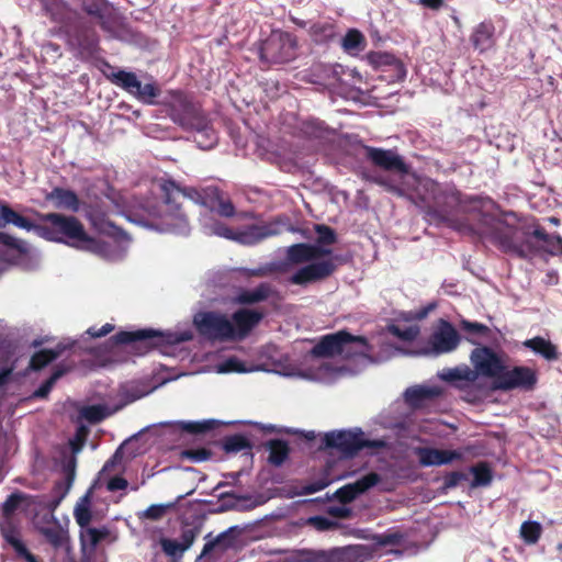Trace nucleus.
Here are the masks:
<instances>
[{
    "label": "nucleus",
    "mask_w": 562,
    "mask_h": 562,
    "mask_svg": "<svg viewBox=\"0 0 562 562\" xmlns=\"http://www.w3.org/2000/svg\"><path fill=\"white\" fill-rule=\"evenodd\" d=\"M473 229L481 240L493 245L503 254L519 259H530L540 252L551 256L562 254V237L549 234L542 226H537L530 232L525 227L509 224L502 216L484 213Z\"/></svg>",
    "instance_id": "obj_1"
},
{
    "label": "nucleus",
    "mask_w": 562,
    "mask_h": 562,
    "mask_svg": "<svg viewBox=\"0 0 562 562\" xmlns=\"http://www.w3.org/2000/svg\"><path fill=\"white\" fill-rule=\"evenodd\" d=\"M430 194V201L420 198L425 213L438 224H447L467 228L471 234L479 237L473 229L479 223L481 214L490 213L486 206L496 207L497 204L488 196L470 195L464 196L454 186H441L430 181L426 184Z\"/></svg>",
    "instance_id": "obj_2"
},
{
    "label": "nucleus",
    "mask_w": 562,
    "mask_h": 562,
    "mask_svg": "<svg viewBox=\"0 0 562 562\" xmlns=\"http://www.w3.org/2000/svg\"><path fill=\"white\" fill-rule=\"evenodd\" d=\"M43 224L33 223L31 231L40 237L56 243H65L79 249L98 252L101 250V243L90 237L82 223L75 216H67L60 213L40 214Z\"/></svg>",
    "instance_id": "obj_3"
},
{
    "label": "nucleus",
    "mask_w": 562,
    "mask_h": 562,
    "mask_svg": "<svg viewBox=\"0 0 562 562\" xmlns=\"http://www.w3.org/2000/svg\"><path fill=\"white\" fill-rule=\"evenodd\" d=\"M366 157L375 167L392 172L401 179L396 182L392 176H367V180L383 187L387 192L397 196H406L407 188L405 179L411 176V168L404 158L393 149L366 146Z\"/></svg>",
    "instance_id": "obj_4"
},
{
    "label": "nucleus",
    "mask_w": 562,
    "mask_h": 562,
    "mask_svg": "<svg viewBox=\"0 0 562 562\" xmlns=\"http://www.w3.org/2000/svg\"><path fill=\"white\" fill-rule=\"evenodd\" d=\"M369 349L368 339L364 336L350 334L346 329L333 334L324 335L312 348L311 353L316 358L342 357L351 359L355 356L362 355Z\"/></svg>",
    "instance_id": "obj_5"
},
{
    "label": "nucleus",
    "mask_w": 562,
    "mask_h": 562,
    "mask_svg": "<svg viewBox=\"0 0 562 562\" xmlns=\"http://www.w3.org/2000/svg\"><path fill=\"white\" fill-rule=\"evenodd\" d=\"M161 103L167 106L171 121L184 131L209 132L205 114L184 92L171 90Z\"/></svg>",
    "instance_id": "obj_6"
},
{
    "label": "nucleus",
    "mask_w": 562,
    "mask_h": 562,
    "mask_svg": "<svg viewBox=\"0 0 562 562\" xmlns=\"http://www.w3.org/2000/svg\"><path fill=\"white\" fill-rule=\"evenodd\" d=\"M386 447L383 439H366L360 428L326 432L319 446L323 450H337L344 458H353L363 449L380 450Z\"/></svg>",
    "instance_id": "obj_7"
},
{
    "label": "nucleus",
    "mask_w": 562,
    "mask_h": 562,
    "mask_svg": "<svg viewBox=\"0 0 562 562\" xmlns=\"http://www.w3.org/2000/svg\"><path fill=\"white\" fill-rule=\"evenodd\" d=\"M158 187L165 212L157 216L167 231H182L188 224L182 211V187L171 178L159 179Z\"/></svg>",
    "instance_id": "obj_8"
},
{
    "label": "nucleus",
    "mask_w": 562,
    "mask_h": 562,
    "mask_svg": "<svg viewBox=\"0 0 562 562\" xmlns=\"http://www.w3.org/2000/svg\"><path fill=\"white\" fill-rule=\"evenodd\" d=\"M297 40L289 32H272L262 42L259 50L260 60L269 65L285 64L296 56Z\"/></svg>",
    "instance_id": "obj_9"
},
{
    "label": "nucleus",
    "mask_w": 562,
    "mask_h": 562,
    "mask_svg": "<svg viewBox=\"0 0 562 562\" xmlns=\"http://www.w3.org/2000/svg\"><path fill=\"white\" fill-rule=\"evenodd\" d=\"M538 384L537 370L527 366H515L508 369L505 366L503 373L497 381H493L492 389L498 391L520 390L531 392Z\"/></svg>",
    "instance_id": "obj_10"
},
{
    "label": "nucleus",
    "mask_w": 562,
    "mask_h": 562,
    "mask_svg": "<svg viewBox=\"0 0 562 562\" xmlns=\"http://www.w3.org/2000/svg\"><path fill=\"white\" fill-rule=\"evenodd\" d=\"M108 78L112 83L122 88L144 104H156L155 99L161 92L155 82L142 85L136 74L132 71L119 70L111 74Z\"/></svg>",
    "instance_id": "obj_11"
},
{
    "label": "nucleus",
    "mask_w": 562,
    "mask_h": 562,
    "mask_svg": "<svg viewBox=\"0 0 562 562\" xmlns=\"http://www.w3.org/2000/svg\"><path fill=\"white\" fill-rule=\"evenodd\" d=\"M194 325L200 335L220 341L233 340V323L225 314L202 312L194 316Z\"/></svg>",
    "instance_id": "obj_12"
},
{
    "label": "nucleus",
    "mask_w": 562,
    "mask_h": 562,
    "mask_svg": "<svg viewBox=\"0 0 562 562\" xmlns=\"http://www.w3.org/2000/svg\"><path fill=\"white\" fill-rule=\"evenodd\" d=\"M460 340V335L454 326L447 319L439 318L427 339L424 353L439 356L452 352L459 346Z\"/></svg>",
    "instance_id": "obj_13"
},
{
    "label": "nucleus",
    "mask_w": 562,
    "mask_h": 562,
    "mask_svg": "<svg viewBox=\"0 0 562 562\" xmlns=\"http://www.w3.org/2000/svg\"><path fill=\"white\" fill-rule=\"evenodd\" d=\"M114 345H134L139 346L145 353L149 349L169 342L164 333L155 329H138L135 331L121 330L110 338Z\"/></svg>",
    "instance_id": "obj_14"
},
{
    "label": "nucleus",
    "mask_w": 562,
    "mask_h": 562,
    "mask_svg": "<svg viewBox=\"0 0 562 562\" xmlns=\"http://www.w3.org/2000/svg\"><path fill=\"white\" fill-rule=\"evenodd\" d=\"M471 362L474 371L497 381L505 369L502 358L490 347L482 346L472 350Z\"/></svg>",
    "instance_id": "obj_15"
},
{
    "label": "nucleus",
    "mask_w": 562,
    "mask_h": 562,
    "mask_svg": "<svg viewBox=\"0 0 562 562\" xmlns=\"http://www.w3.org/2000/svg\"><path fill=\"white\" fill-rule=\"evenodd\" d=\"M336 268L337 266L331 259L311 262L294 272L289 278V282L291 284L306 286L310 283L326 280L336 271Z\"/></svg>",
    "instance_id": "obj_16"
},
{
    "label": "nucleus",
    "mask_w": 562,
    "mask_h": 562,
    "mask_svg": "<svg viewBox=\"0 0 562 562\" xmlns=\"http://www.w3.org/2000/svg\"><path fill=\"white\" fill-rule=\"evenodd\" d=\"M265 314L257 310L239 308L232 314L233 340H243L263 319Z\"/></svg>",
    "instance_id": "obj_17"
},
{
    "label": "nucleus",
    "mask_w": 562,
    "mask_h": 562,
    "mask_svg": "<svg viewBox=\"0 0 562 562\" xmlns=\"http://www.w3.org/2000/svg\"><path fill=\"white\" fill-rule=\"evenodd\" d=\"M70 41L77 45L82 57H92L99 49V37L95 30L86 23H78L68 31Z\"/></svg>",
    "instance_id": "obj_18"
},
{
    "label": "nucleus",
    "mask_w": 562,
    "mask_h": 562,
    "mask_svg": "<svg viewBox=\"0 0 562 562\" xmlns=\"http://www.w3.org/2000/svg\"><path fill=\"white\" fill-rule=\"evenodd\" d=\"M415 454L422 467H440L453 461H461L463 453L458 450H445L430 447L415 448Z\"/></svg>",
    "instance_id": "obj_19"
},
{
    "label": "nucleus",
    "mask_w": 562,
    "mask_h": 562,
    "mask_svg": "<svg viewBox=\"0 0 562 562\" xmlns=\"http://www.w3.org/2000/svg\"><path fill=\"white\" fill-rule=\"evenodd\" d=\"M381 481L380 474L370 472L353 483L346 484L335 492V497L341 504H349L359 495L366 493Z\"/></svg>",
    "instance_id": "obj_20"
},
{
    "label": "nucleus",
    "mask_w": 562,
    "mask_h": 562,
    "mask_svg": "<svg viewBox=\"0 0 562 562\" xmlns=\"http://www.w3.org/2000/svg\"><path fill=\"white\" fill-rule=\"evenodd\" d=\"M368 60L375 69L390 72L392 81H401L406 77V68L395 55L386 52H371Z\"/></svg>",
    "instance_id": "obj_21"
},
{
    "label": "nucleus",
    "mask_w": 562,
    "mask_h": 562,
    "mask_svg": "<svg viewBox=\"0 0 562 562\" xmlns=\"http://www.w3.org/2000/svg\"><path fill=\"white\" fill-rule=\"evenodd\" d=\"M496 27L492 20H485L474 26L470 42L475 50L485 53L496 44Z\"/></svg>",
    "instance_id": "obj_22"
},
{
    "label": "nucleus",
    "mask_w": 562,
    "mask_h": 562,
    "mask_svg": "<svg viewBox=\"0 0 562 562\" xmlns=\"http://www.w3.org/2000/svg\"><path fill=\"white\" fill-rule=\"evenodd\" d=\"M280 225L277 222H270L262 225H249L238 235V240L246 245H255L268 237L279 235Z\"/></svg>",
    "instance_id": "obj_23"
},
{
    "label": "nucleus",
    "mask_w": 562,
    "mask_h": 562,
    "mask_svg": "<svg viewBox=\"0 0 562 562\" xmlns=\"http://www.w3.org/2000/svg\"><path fill=\"white\" fill-rule=\"evenodd\" d=\"M276 293L272 284L261 282L254 289H241L234 299L239 305H254L267 301Z\"/></svg>",
    "instance_id": "obj_24"
},
{
    "label": "nucleus",
    "mask_w": 562,
    "mask_h": 562,
    "mask_svg": "<svg viewBox=\"0 0 562 562\" xmlns=\"http://www.w3.org/2000/svg\"><path fill=\"white\" fill-rule=\"evenodd\" d=\"M522 346L530 349L536 355L541 356L544 360L551 362L560 359V352L558 346L551 340L546 339L541 336L527 339L522 342Z\"/></svg>",
    "instance_id": "obj_25"
},
{
    "label": "nucleus",
    "mask_w": 562,
    "mask_h": 562,
    "mask_svg": "<svg viewBox=\"0 0 562 562\" xmlns=\"http://www.w3.org/2000/svg\"><path fill=\"white\" fill-rule=\"evenodd\" d=\"M441 391L438 387L430 386H412L408 387L405 393V402L413 408H420L424 406L426 401H431L438 397Z\"/></svg>",
    "instance_id": "obj_26"
},
{
    "label": "nucleus",
    "mask_w": 562,
    "mask_h": 562,
    "mask_svg": "<svg viewBox=\"0 0 562 562\" xmlns=\"http://www.w3.org/2000/svg\"><path fill=\"white\" fill-rule=\"evenodd\" d=\"M182 199H189L194 203L205 206L210 210L214 209L213 201L218 199V189L214 187H209L205 189H196L193 187H182Z\"/></svg>",
    "instance_id": "obj_27"
},
{
    "label": "nucleus",
    "mask_w": 562,
    "mask_h": 562,
    "mask_svg": "<svg viewBox=\"0 0 562 562\" xmlns=\"http://www.w3.org/2000/svg\"><path fill=\"white\" fill-rule=\"evenodd\" d=\"M440 378L446 382H460L458 386L465 389L477 380V372L468 366L456 367L443 370Z\"/></svg>",
    "instance_id": "obj_28"
},
{
    "label": "nucleus",
    "mask_w": 562,
    "mask_h": 562,
    "mask_svg": "<svg viewBox=\"0 0 562 562\" xmlns=\"http://www.w3.org/2000/svg\"><path fill=\"white\" fill-rule=\"evenodd\" d=\"M47 200L56 201L55 205L71 212H78L80 209V200L75 191L56 187L46 196Z\"/></svg>",
    "instance_id": "obj_29"
},
{
    "label": "nucleus",
    "mask_w": 562,
    "mask_h": 562,
    "mask_svg": "<svg viewBox=\"0 0 562 562\" xmlns=\"http://www.w3.org/2000/svg\"><path fill=\"white\" fill-rule=\"evenodd\" d=\"M312 41L316 44H328L337 36V25L334 21H318L308 29Z\"/></svg>",
    "instance_id": "obj_30"
},
{
    "label": "nucleus",
    "mask_w": 562,
    "mask_h": 562,
    "mask_svg": "<svg viewBox=\"0 0 562 562\" xmlns=\"http://www.w3.org/2000/svg\"><path fill=\"white\" fill-rule=\"evenodd\" d=\"M44 14L53 22L65 25L70 18V11L63 0H41Z\"/></svg>",
    "instance_id": "obj_31"
},
{
    "label": "nucleus",
    "mask_w": 562,
    "mask_h": 562,
    "mask_svg": "<svg viewBox=\"0 0 562 562\" xmlns=\"http://www.w3.org/2000/svg\"><path fill=\"white\" fill-rule=\"evenodd\" d=\"M66 350V346L58 344L54 349H42L36 351L30 360L29 369L32 371H40L56 360Z\"/></svg>",
    "instance_id": "obj_32"
},
{
    "label": "nucleus",
    "mask_w": 562,
    "mask_h": 562,
    "mask_svg": "<svg viewBox=\"0 0 562 562\" xmlns=\"http://www.w3.org/2000/svg\"><path fill=\"white\" fill-rule=\"evenodd\" d=\"M9 224L23 228L27 232H31L33 227L32 221L22 216L0 200V227L3 228Z\"/></svg>",
    "instance_id": "obj_33"
},
{
    "label": "nucleus",
    "mask_w": 562,
    "mask_h": 562,
    "mask_svg": "<svg viewBox=\"0 0 562 562\" xmlns=\"http://www.w3.org/2000/svg\"><path fill=\"white\" fill-rule=\"evenodd\" d=\"M269 450L268 461L274 467H280L289 458L290 447L283 439H270L267 443Z\"/></svg>",
    "instance_id": "obj_34"
},
{
    "label": "nucleus",
    "mask_w": 562,
    "mask_h": 562,
    "mask_svg": "<svg viewBox=\"0 0 562 562\" xmlns=\"http://www.w3.org/2000/svg\"><path fill=\"white\" fill-rule=\"evenodd\" d=\"M5 541L13 548L16 555L26 562H40V560L29 551L23 541L18 537L16 531L1 527Z\"/></svg>",
    "instance_id": "obj_35"
},
{
    "label": "nucleus",
    "mask_w": 562,
    "mask_h": 562,
    "mask_svg": "<svg viewBox=\"0 0 562 562\" xmlns=\"http://www.w3.org/2000/svg\"><path fill=\"white\" fill-rule=\"evenodd\" d=\"M286 260L293 265L313 262V244L299 243L291 245L286 250Z\"/></svg>",
    "instance_id": "obj_36"
},
{
    "label": "nucleus",
    "mask_w": 562,
    "mask_h": 562,
    "mask_svg": "<svg viewBox=\"0 0 562 562\" xmlns=\"http://www.w3.org/2000/svg\"><path fill=\"white\" fill-rule=\"evenodd\" d=\"M92 225L101 233L115 239H127L126 233L117 227L114 223L106 220L103 215H95L92 217Z\"/></svg>",
    "instance_id": "obj_37"
},
{
    "label": "nucleus",
    "mask_w": 562,
    "mask_h": 562,
    "mask_svg": "<svg viewBox=\"0 0 562 562\" xmlns=\"http://www.w3.org/2000/svg\"><path fill=\"white\" fill-rule=\"evenodd\" d=\"M470 472L473 474L471 482L472 487L487 486L493 480V474L490 465L486 462H480L470 468Z\"/></svg>",
    "instance_id": "obj_38"
},
{
    "label": "nucleus",
    "mask_w": 562,
    "mask_h": 562,
    "mask_svg": "<svg viewBox=\"0 0 562 562\" xmlns=\"http://www.w3.org/2000/svg\"><path fill=\"white\" fill-rule=\"evenodd\" d=\"M110 536V531L106 527L94 528L86 527L81 529L80 538L83 544L88 543L94 549L101 541L105 540Z\"/></svg>",
    "instance_id": "obj_39"
},
{
    "label": "nucleus",
    "mask_w": 562,
    "mask_h": 562,
    "mask_svg": "<svg viewBox=\"0 0 562 562\" xmlns=\"http://www.w3.org/2000/svg\"><path fill=\"white\" fill-rule=\"evenodd\" d=\"M222 447L227 453H237L244 450L250 451L252 449V445L249 439L240 434L225 437Z\"/></svg>",
    "instance_id": "obj_40"
},
{
    "label": "nucleus",
    "mask_w": 562,
    "mask_h": 562,
    "mask_svg": "<svg viewBox=\"0 0 562 562\" xmlns=\"http://www.w3.org/2000/svg\"><path fill=\"white\" fill-rule=\"evenodd\" d=\"M40 532L55 549L61 548L67 540L66 531L58 524L49 527H42Z\"/></svg>",
    "instance_id": "obj_41"
},
{
    "label": "nucleus",
    "mask_w": 562,
    "mask_h": 562,
    "mask_svg": "<svg viewBox=\"0 0 562 562\" xmlns=\"http://www.w3.org/2000/svg\"><path fill=\"white\" fill-rule=\"evenodd\" d=\"M366 37L357 29H350L341 40V46L346 52H359L366 47Z\"/></svg>",
    "instance_id": "obj_42"
},
{
    "label": "nucleus",
    "mask_w": 562,
    "mask_h": 562,
    "mask_svg": "<svg viewBox=\"0 0 562 562\" xmlns=\"http://www.w3.org/2000/svg\"><path fill=\"white\" fill-rule=\"evenodd\" d=\"M520 537L527 544H536L542 535V526L538 521H524L519 530Z\"/></svg>",
    "instance_id": "obj_43"
},
{
    "label": "nucleus",
    "mask_w": 562,
    "mask_h": 562,
    "mask_svg": "<svg viewBox=\"0 0 562 562\" xmlns=\"http://www.w3.org/2000/svg\"><path fill=\"white\" fill-rule=\"evenodd\" d=\"M0 244L7 246L11 250L16 251V257H11L8 259L11 262L16 263L19 258L25 257L27 255V248L22 240L14 238L8 233L0 232Z\"/></svg>",
    "instance_id": "obj_44"
},
{
    "label": "nucleus",
    "mask_w": 562,
    "mask_h": 562,
    "mask_svg": "<svg viewBox=\"0 0 562 562\" xmlns=\"http://www.w3.org/2000/svg\"><path fill=\"white\" fill-rule=\"evenodd\" d=\"M29 495L22 492H14L10 494L2 505V516L10 519L15 512L20 508L21 504L29 499Z\"/></svg>",
    "instance_id": "obj_45"
},
{
    "label": "nucleus",
    "mask_w": 562,
    "mask_h": 562,
    "mask_svg": "<svg viewBox=\"0 0 562 562\" xmlns=\"http://www.w3.org/2000/svg\"><path fill=\"white\" fill-rule=\"evenodd\" d=\"M389 333L403 341L411 342L418 337L420 334V328L418 325H411L406 327L390 325Z\"/></svg>",
    "instance_id": "obj_46"
},
{
    "label": "nucleus",
    "mask_w": 562,
    "mask_h": 562,
    "mask_svg": "<svg viewBox=\"0 0 562 562\" xmlns=\"http://www.w3.org/2000/svg\"><path fill=\"white\" fill-rule=\"evenodd\" d=\"M80 416L90 424H98L106 418V408L102 405H88L80 409Z\"/></svg>",
    "instance_id": "obj_47"
},
{
    "label": "nucleus",
    "mask_w": 562,
    "mask_h": 562,
    "mask_svg": "<svg viewBox=\"0 0 562 562\" xmlns=\"http://www.w3.org/2000/svg\"><path fill=\"white\" fill-rule=\"evenodd\" d=\"M184 496L180 495L176 502L168 503V504H154L150 505L148 508L145 509L143 513V518L149 519V520H159L161 519L166 513L173 508L176 503L180 499H182Z\"/></svg>",
    "instance_id": "obj_48"
},
{
    "label": "nucleus",
    "mask_w": 562,
    "mask_h": 562,
    "mask_svg": "<svg viewBox=\"0 0 562 562\" xmlns=\"http://www.w3.org/2000/svg\"><path fill=\"white\" fill-rule=\"evenodd\" d=\"M317 234L316 244L331 246L337 243V234L334 228L325 224H316L314 226Z\"/></svg>",
    "instance_id": "obj_49"
},
{
    "label": "nucleus",
    "mask_w": 562,
    "mask_h": 562,
    "mask_svg": "<svg viewBox=\"0 0 562 562\" xmlns=\"http://www.w3.org/2000/svg\"><path fill=\"white\" fill-rule=\"evenodd\" d=\"M288 269V265L285 262H271L265 266L258 267L256 269H250L247 271L248 277H268L274 272H285Z\"/></svg>",
    "instance_id": "obj_50"
},
{
    "label": "nucleus",
    "mask_w": 562,
    "mask_h": 562,
    "mask_svg": "<svg viewBox=\"0 0 562 562\" xmlns=\"http://www.w3.org/2000/svg\"><path fill=\"white\" fill-rule=\"evenodd\" d=\"M216 427V420L210 419L204 422H187L183 423L182 429L189 434L198 435L213 430Z\"/></svg>",
    "instance_id": "obj_51"
},
{
    "label": "nucleus",
    "mask_w": 562,
    "mask_h": 562,
    "mask_svg": "<svg viewBox=\"0 0 562 562\" xmlns=\"http://www.w3.org/2000/svg\"><path fill=\"white\" fill-rule=\"evenodd\" d=\"M65 369L56 368L52 372L50 376L46 381H44L41 384V386L35 391L34 395L37 397H45L50 392L57 380L65 374Z\"/></svg>",
    "instance_id": "obj_52"
},
{
    "label": "nucleus",
    "mask_w": 562,
    "mask_h": 562,
    "mask_svg": "<svg viewBox=\"0 0 562 562\" xmlns=\"http://www.w3.org/2000/svg\"><path fill=\"white\" fill-rule=\"evenodd\" d=\"M212 452L206 448L187 449L181 452L182 459H188L193 462L206 461L211 458Z\"/></svg>",
    "instance_id": "obj_53"
},
{
    "label": "nucleus",
    "mask_w": 562,
    "mask_h": 562,
    "mask_svg": "<svg viewBox=\"0 0 562 562\" xmlns=\"http://www.w3.org/2000/svg\"><path fill=\"white\" fill-rule=\"evenodd\" d=\"M214 209L212 211H216L221 216L232 217L235 214V206L229 200H223L221 198V191L218 190V199L213 201Z\"/></svg>",
    "instance_id": "obj_54"
},
{
    "label": "nucleus",
    "mask_w": 562,
    "mask_h": 562,
    "mask_svg": "<svg viewBox=\"0 0 562 562\" xmlns=\"http://www.w3.org/2000/svg\"><path fill=\"white\" fill-rule=\"evenodd\" d=\"M74 516L76 519V522L80 526L81 529L89 526L92 515L91 510L88 505L79 504L76 506Z\"/></svg>",
    "instance_id": "obj_55"
},
{
    "label": "nucleus",
    "mask_w": 562,
    "mask_h": 562,
    "mask_svg": "<svg viewBox=\"0 0 562 562\" xmlns=\"http://www.w3.org/2000/svg\"><path fill=\"white\" fill-rule=\"evenodd\" d=\"M89 429L85 425H80L77 427L74 439L70 440V446L72 452H78L85 446V442L88 438Z\"/></svg>",
    "instance_id": "obj_56"
},
{
    "label": "nucleus",
    "mask_w": 562,
    "mask_h": 562,
    "mask_svg": "<svg viewBox=\"0 0 562 562\" xmlns=\"http://www.w3.org/2000/svg\"><path fill=\"white\" fill-rule=\"evenodd\" d=\"M374 541L376 544L386 547V546H397L403 540V535L398 531L396 532H386L374 536Z\"/></svg>",
    "instance_id": "obj_57"
},
{
    "label": "nucleus",
    "mask_w": 562,
    "mask_h": 562,
    "mask_svg": "<svg viewBox=\"0 0 562 562\" xmlns=\"http://www.w3.org/2000/svg\"><path fill=\"white\" fill-rule=\"evenodd\" d=\"M308 524L318 531L333 530L338 527V522L324 516H313L308 518Z\"/></svg>",
    "instance_id": "obj_58"
},
{
    "label": "nucleus",
    "mask_w": 562,
    "mask_h": 562,
    "mask_svg": "<svg viewBox=\"0 0 562 562\" xmlns=\"http://www.w3.org/2000/svg\"><path fill=\"white\" fill-rule=\"evenodd\" d=\"M161 548L167 555L177 557L181 555L186 550L182 543L175 539H162Z\"/></svg>",
    "instance_id": "obj_59"
},
{
    "label": "nucleus",
    "mask_w": 562,
    "mask_h": 562,
    "mask_svg": "<svg viewBox=\"0 0 562 562\" xmlns=\"http://www.w3.org/2000/svg\"><path fill=\"white\" fill-rule=\"evenodd\" d=\"M468 475L461 471H452L443 477V488L451 490L457 487L461 482L467 481Z\"/></svg>",
    "instance_id": "obj_60"
},
{
    "label": "nucleus",
    "mask_w": 562,
    "mask_h": 562,
    "mask_svg": "<svg viewBox=\"0 0 562 562\" xmlns=\"http://www.w3.org/2000/svg\"><path fill=\"white\" fill-rule=\"evenodd\" d=\"M461 327H462V329H464L465 331H468L470 334H477V335H483V336L491 334V329L486 325L481 324V323L462 321Z\"/></svg>",
    "instance_id": "obj_61"
},
{
    "label": "nucleus",
    "mask_w": 562,
    "mask_h": 562,
    "mask_svg": "<svg viewBox=\"0 0 562 562\" xmlns=\"http://www.w3.org/2000/svg\"><path fill=\"white\" fill-rule=\"evenodd\" d=\"M284 562H317L315 552L301 550L288 557Z\"/></svg>",
    "instance_id": "obj_62"
},
{
    "label": "nucleus",
    "mask_w": 562,
    "mask_h": 562,
    "mask_svg": "<svg viewBox=\"0 0 562 562\" xmlns=\"http://www.w3.org/2000/svg\"><path fill=\"white\" fill-rule=\"evenodd\" d=\"M200 530L196 527H190V528H183L180 536V542L182 543L183 548L188 550L194 542L195 538L198 537Z\"/></svg>",
    "instance_id": "obj_63"
},
{
    "label": "nucleus",
    "mask_w": 562,
    "mask_h": 562,
    "mask_svg": "<svg viewBox=\"0 0 562 562\" xmlns=\"http://www.w3.org/2000/svg\"><path fill=\"white\" fill-rule=\"evenodd\" d=\"M302 130L305 134L313 137H321L324 132L323 124L313 120L304 122Z\"/></svg>",
    "instance_id": "obj_64"
}]
</instances>
